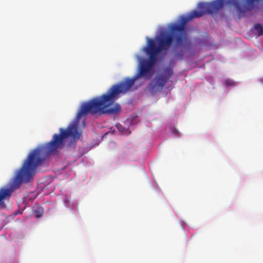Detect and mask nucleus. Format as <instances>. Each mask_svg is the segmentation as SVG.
I'll return each instance as SVG.
<instances>
[{
	"mask_svg": "<svg viewBox=\"0 0 263 263\" xmlns=\"http://www.w3.org/2000/svg\"><path fill=\"white\" fill-rule=\"evenodd\" d=\"M224 4V0H215L210 3L200 2L197 6L199 11L194 10L187 16H182L180 23L172 24L169 25L168 29L172 34L161 33L160 36L157 39L158 46H156L154 40L148 39L144 51L148 55L149 60H143L141 61L137 74L132 78H126L123 81L112 85L106 93L102 96L84 102L78 112L77 119H80L88 114L95 115L98 114L119 113L121 111L120 105L116 103L112 106L119 95L128 91L139 77L145 76L150 71L157 61L158 53L162 51L167 50L171 46L174 40L175 44L173 51L175 56L177 58L183 57V49L187 44L185 30L186 23L193 18L200 17L205 14H213L217 13L222 8Z\"/></svg>",
	"mask_w": 263,
	"mask_h": 263,
	"instance_id": "nucleus-1",
	"label": "nucleus"
},
{
	"mask_svg": "<svg viewBox=\"0 0 263 263\" xmlns=\"http://www.w3.org/2000/svg\"><path fill=\"white\" fill-rule=\"evenodd\" d=\"M45 154L50 155V149H33L24 160L22 167L17 171L10 188L0 189V208H6L4 200L9 198L12 193L22 183H28L33 180L36 170L45 160Z\"/></svg>",
	"mask_w": 263,
	"mask_h": 263,
	"instance_id": "nucleus-2",
	"label": "nucleus"
},
{
	"mask_svg": "<svg viewBox=\"0 0 263 263\" xmlns=\"http://www.w3.org/2000/svg\"><path fill=\"white\" fill-rule=\"evenodd\" d=\"M259 0H245L243 4H240L237 0H227L226 4L235 6L238 12L245 13L254 8L255 3Z\"/></svg>",
	"mask_w": 263,
	"mask_h": 263,
	"instance_id": "nucleus-3",
	"label": "nucleus"
},
{
	"mask_svg": "<svg viewBox=\"0 0 263 263\" xmlns=\"http://www.w3.org/2000/svg\"><path fill=\"white\" fill-rule=\"evenodd\" d=\"M167 82V79L163 77V75L159 74L149 85V89L152 92L161 90Z\"/></svg>",
	"mask_w": 263,
	"mask_h": 263,
	"instance_id": "nucleus-4",
	"label": "nucleus"
},
{
	"mask_svg": "<svg viewBox=\"0 0 263 263\" xmlns=\"http://www.w3.org/2000/svg\"><path fill=\"white\" fill-rule=\"evenodd\" d=\"M160 74L163 75V77L165 79H167V81L169 80V79L173 76V69L169 67H167L164 68L162 73Z\"/></svg>",
	"mask_w": 263,
	"mask_h": 263,
	"instance_id": "nucleus-5",
	"label": "nucleus"
},
{
	"mask_svg": "<svg viewBox=\"0 0 263 263\" xmlns=\"http://www.w3.org/2000/svg\"><path fill=\"white\" fill-rule=\"evenodd\" d=\"M44 213L43 209L40 206H37L33 211V213L35 215L36 218L41 217Z\"/></svg>",
	"mask_w": 263,
	"mask_h": 263,
	"instance_id": "nucleus-6",
	"label": "nucleus"
},
{
	"mask_svg": "<svg viewBox=\"0 0 263 263\" xmlns=\"http://www.w3.org/2000/svg\"><path fill=\"white\" fill-rule=\"evenodd\" d=\"M253 28L257 32L258 36H261L263 34V27L260 24H256L254 25Z\"/></svg>",
	"mask_w": 263,
	"mask_h": 263,
	"instance_id": "nucleus-7",
	"label": "nucleus"
},
{
	"mask_svg": "<svg viewBox=\"0 0 263 263\" xmlns=\"http://www.w3.org/2000/svg\"><path fill=\"white\" fill-rule=\"evenodd\" d=\"M224 84L226 86L229 87L233 84V82L230 80H226L224 81Z\"/></svg>",
	"mask_w": 263,
	"mask_h": 263,
	"instance_id": "nucleus-8",
	"label": "nucleus"
}]
</instances>
